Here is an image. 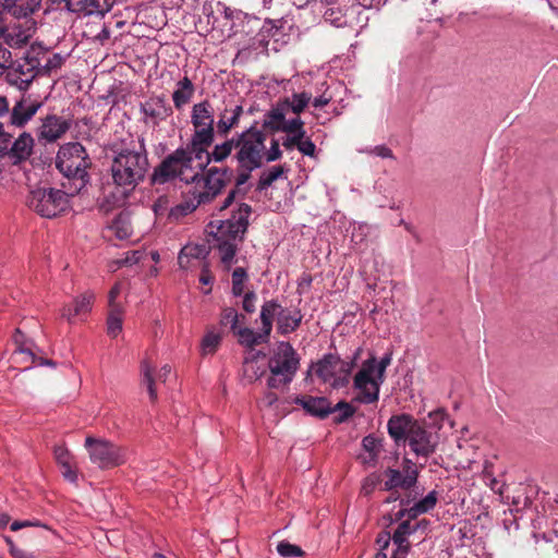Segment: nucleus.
<instances>
[{
    "mask_svg": "<svg viewBox=\"0 0 558 558\" xmlns=\"http://www.w3.org/2000/svg\"><path fill=\"white\" fill-rule=\"evenodd\" d=\"M11 361L14 364H24L23 369H29L34 366L50 365L54 366L56 363L52 360L37 356L32 350L31 344L22 343L20 349H14Z\"/></svg>",
    "mask_w": 558,
    "mask_h": 558,
    "instance_id": "nucleus-20",
    "label": "nucleus"
},
{
    "mask_svg": "<svg viewBox=\"0 0 558 558\" xmlns=\"http://www.w3.org/2000/svg\"><path fill=\"white\" fill-rule=\"evenodd\" d=\"M38 65H40V59L38 56H35V49H32V51L27 52L24 61L16 65L15 72L21 74L20 78L23 83L28 84L39 75Z\"/></svg>",
    "mask_w": 558,
    "mask_h": 558,
    "instance_id": "nucleus-25",
    "label": "nucleus"
},
{
    "mask_svg": "<svg viewBox=\"0 0 558 558\" xmlns=\"http://www.w3.org/2000/svg\"><path fill=\"white\" fill-rule=\"evenodd\" d=\"M238 170V174H236V178H235V186L236 187H240L242 186L243 184H245L248 179L251 178V173L255 170V169H251V168H236Z\"/></svg>",
    "mask_w": 558,
    "mask_h": 558,
    "instance_id": "nucleus-57",
    "label": "nucleus"
},
{
    "mask_svg": "<svg viewBox=\"0 0 558 558\" xmlns=\"http://www.w3.org/2000/svg\"><path fill=\"white\" fill-rule=\"evenodd\" d=\"M34 138L27 133L23 132L20 136L12 142V136L0 142V158H8L12 165H20L26 161L33 154Z\"/></svg>",
    "mask_w": 558,
    "mask_h": 558,
    "instance_id": "nucleus-11",
    "label": "nucleus"
},
{
    "mask_svg": "<svg viewBox=\"0 0 558 558\" xmlns=\"http://www.w3.org/2000/svg\"><path fill=\"white\" fill-rule=\"evenodd\" d=\"M340 412L339 416L336 418L338 423H342L354 415L355 408L348 403L347 401H339L335 407L331 405V413Z\"/></svg>",
    "mask_w": 558,
    "mask_h": 558,
    "instance_id": "nucleus-47",
    "label": "nucleus"
},
{
    "mask_svg": "<svg viewBox=\"0 0 558 558\" xmlns=\"http://www.w3.org/2000/svg\"><path fill=\"white\" fill-rule=\"evenodd\" d=\"M89 166L90 160L81 143H66L59 148L56 167L66 179V182H62V187L69 190L70 194H77L86 185Z\"/></svg>",
    "mask_w": 558,
    "mask_h": 558,
    "instance_id": "nucleus-5",
    "label": "nucleus"
},
{
    "mask_svg": "<svg viewBox=\"0 0 558 558\" xmlns=\"http://www.w3.org/2000/svg\"><path fill=\"white\" fill-rule=\"evenodd\" d=\"M69 11L81 15H101L108 13L114 0H64Z\"/></svg>",
    "mask_w": 558,
    "mask_h": 558,
    "instance_id": "nucleus-14",
    "label": "nucleus"
},
{
    "mask_svg": "<svg viewBox=\"0 0 558 558\" xmlns=\"http://www.w3.org/2000/svg\"><path fill=\"white\" fill-rule=\"evenodd\" d=\"M385 475L387 477L384 484L385 490L392 492L397 488L410 489L417 483L418 470L412 460L404 458L401 471L388 468L385 471Z\"/></svg>",
    "mask_w": 558,
    "mask_h": 558,
    "instance_id": "nucleus-12",
    "label": "nucleus"
},
{
    "mask_svg": "<svg viewBox=\"0 0 558 558\" xmlns=\"http://www.w3.org/2000/svg\"><path fill=\"white\" fill-rule=\"evenodd\" d=\"M282 166H276L270 168L268 171L263 172L257 183V190H267L276 180H278L282 175Z\"/></svg>",
    "mask_w": 558,
    "mask_h": 558,
    "instance_id": "nucleus-39",
    "label": "nucleus"
},
{
    "mask_svg": "<svg viewBox=\"0 0 558 558\" xmlns=\"http://www.w3.org/2000/svg\"><path fill=\"white\" fill-rule=\"evenodd\" d=\"M220 341H221L220 335H218L214 331L207 332L202 339V343H201L202 353L204 355L215 353L220 344Z\"/></svg>",
    "mask_w": 558,
    "mask_h": 558,
    "instance_id": "nucleus-41",
    "label": "nucleus"
},
{
    "mask_svg": "<svg viewBox=\"0 0 558 558\" xmlns=\"http://www.w3.org/2000/svg\"><path fill=\"white\" fill-rule=\"evenodd\" d=\"M330 100H331V97H330V96H329V97H327V96L324 94V95H320V96H318V97L314 98V100H313V106H314L315 108H323V107L327 106V105L330 102Z\"/></svg>",
    "mask_w": 558,
    "mask_h": 558,
    "instance_id": "nucleus-62",
    "label": "nucleus"
},
{
    "mask_svg": "<svg viewBox=\"0 0 558 558\" xmlns=\"http://www.w3.org/2000/svg\"><path fill=\"white\" fill-rule=\"evenodd\" d=\"M41 124L38 129V137L47 142H56L71 128V121L57 116L48 114L41 118Z\"/></svg>",
    "mask_w": 558,
    "mask_h": 558,
    "instance_id": "nucleus-13",
    "label": "nucleus"
},
{
    "mask_svg": "<svg viewBox=\"0 0 558 558\" xmlns=\"http://www.w3.org/2000/svg\"><path fill=\"white\" fill-rule=\"evenodd\" d=\"M122 307L110 308L107 318V332L110 337L116 338L122 331Z\"/></svg>",
    "mask_w": 558,
    "mask_h": 558,
    "instance_id": "nucleus-37",
    "label": "nucleus"
},
{
    "mask_svg": "<svg viewBox=\"0 0 558 558\" xmlns=\"http://www.w3.org/2000/svg\"><path fill=\"white\" fill-rule=\"evenodd\" d=\"M145 253L142 251H130L125 253V256L123 259H121V265H135L140 263L144 258Z\"/></svg>",
    "mask_w": 558,
    "mask_h": 558,
    "instance_id": "nucleus-52",
    "label": "nucleus"
},
{
    "mask_svg": "<svg viewBox=\"0 0 558 558\" xmlns=\"http://www.w3.org/2000/svg\"><path fill=\"white\" fill-rule=\"evenodd\" d=\"M312 100V95L306 92L294 93L291 97L282 100L288 113L291 111L299 116L308 106Z\"/></svg>",
    "mask_w": 558,
    "mask_h": 558,
    "instance_id": "nucleus-34",
    "label": "nucleus"
},
{
    "mask_svg": "<svg viewBox=\"0 0 558 558\" xmlns=\"http://www.w3.org/2000/svg\"><path fill=\"white\" fill-rule=\"evenodd\" d=\"M247 279L246 270L243 267H236L232 272V294L241 296L244 292V282Z\"/></svg>",
    "mask_w": 558,
    "mask_h": 558,
    "instance_id": "nucleus-42",
    "label": "nucleus"
},
{
    "mask_svg": "<svg viewBox=\"0 0 558 558\" xmlns=\"http://www.w3.org/2000/svg\"><path fill=\"white\" fill-rule=\"evenodd\" d=\"M376 357L372 356L365 360L355 374L353 379V387L359 391L354 401L363 404H371L378 401L380 385L384 380H380L375 375Z\"/></svg>",
    "mask_w": 558,
    "mask_h": 558,
    "instance_id": "nucleus-10",
    "label": "nucleus"
},
{
    "mask_svg": "<svg viewBox=\"0 0 558 558\" xmlns=\"http://www.w3.org/2000/svg\"><path fill=\"white\" fill-rule=\"evenodd\" d=\"M240 315L233 307H226L222 310L220 315V324L223 326H230L232 332L239 327Z\"/></svg>",
    "mask_w": 558,
    "mask_h": 558,
    "instance_id": "nucleus-45",
    "label": "nucleus"
},
{
    "mask_svg": "<svg viewBox=\"0 0 558 558\" xmlns=\"http://www.w3.org/2000/svg\"><path fill=\"white\" fill-rule=\"evenodd\" d=\"M233 333L238 337V341L241 345L253 349L254 347L266 343L269 340V336L265 331H254L247 327H238Z\"/></svg>",
    "mask_w": 558,
    "mask_h": 558,
    "instance_id": "nucleus-29",
    "label": "nucleus"
},
{
    "mask_svg": "<svg viewBox=\"0 0 558 558\" xmlns=\"http://www.w3.org/2000/svg\"><path fill=\"white\" fill-rule=\"evenodd\" d=\"M256 299H257V296H256L255 292H253V291H248L244 294L242 306L246 313L251 314V313L255 312Z\"/></svg>",
    "mask_w": 558,
    "mask_h": 558,
    "instance_id": "nucleus-56",
    "label": "nucleus"
},
{
    "mask_svg": "<svg viewBox=\"0 0 558 558\" xmlns=\"http://www.w3.org/2000/svg\"><path fill=\"white\" fill-rule=\"evenodd\" d=\"M41 107L40 102L25 106L22 101L15 104L10 114V122L15 126H24Z\"/></svg>",
    "mask_w": 558,
    "mask_h": 558,
    "instance_id": "nucleus-27",
    "label": "nucleus"
},
{
    "mask_svg": "<svg viewBox=\"0 0 558 558\" xmlns=\"http://www.w3.org/2000/svg\"><path fill=\"white\" fill-rule=\"evenodd\" d=\"M277 131L299 136H304L306 134L304 130V122L300 117L290 120H284L282 125L277 126Z\"/></svg>",
    "mask_w": 558,
    "mask_h": 558,
    "instance_id": "nucleus-40",
    "label": "nucleus"
},
{
    "mask_svg": "<svg viewBox=\"0 0 558 558\" xmlns=\"http://www.w3.org/2000/svg\"><path fill=\"white\" fill-rule=\"evenodd\" d=\"M85 447L90 461L100 469H112L126 461V449L107 439L88 436Z\"/></svg>",
    "mask_w": 558,
    "mask_h": 558,
    "instance_id": "nucleus-9",
    "label": "nucleus"
},
{
    "mask_svg": "<svg viewBox=\"0 0 558 558\" xmlns=\"http://www.w3.org/2000/svg\"><path fill=\"white\" fill-rule=\"evenodd\" d=\"M195 93V86L189 76H184L175 84L172 93L173 106L177 110L183 109L192 100Z\"/></svg>",
    "mask_w": 558,
    "mask_h": 558,
    "instance_id": "nucleus-22",
    "label": "nucleus"
},
{
    "mask_svg": "<svg viewBox=\"0 0 558 558\" xmlns=\"http://www.w3.org/2000/svg\"><path fill=\"white\" fill-rule=\"evenodd\" d=\"M61 473L63 477L70 483H75L77 481V473L72 468V463H68L66 466H61Z\"/></svg>",
    "mask_w": 558,
    "mask_h": 558,
    "instance_id": "nucleus-59",
    "label": "nucleus"
},
{
    "mask_svg": "<svg viewBox=\"0 0 558 558\" xmlns=\"http://www.w3.org/2000/svg\"><path fill=\"white\" fill-rule=\"evenodd\" d=\"M141 372V384L146 386L149 399L151 402H156L158 399L155 379H159L165 381L171 373V367L169 365H163L157 373V376H154V367L149 363V361L144 360L141 363L140 367Z\"/></svg>",
    "mask_w": 558,
    "mask_h": 558,
    "instance_id": "nucleus-16",
    "label": "nucleus"
},
{
    "mask_svg": "<svg viewBox=\"0 0 558 558\" xmlns=\"http://www.w3.org/2000/svg\"><path fill=\"white\" fill-rule=\"evenodd\" d=\"M281 304L277 300L266 301L260 308V320H262V330L266 332V335L270 336L272 330V322L274 318H278V313L280 312Z\"/></svg>",
    "mask_w": 558,
    "mask_h": 558,
    "instance_id": "nucleus-31",
    "label": "nucleus"
},
{
    "mask_svg": "<svg viewBox=\"0 0 558 558\" xmlns=\"http://www.w3.org/2000/svg\"><path fill=\"white\" fill-rule=\"evenodd\" d=\"M362 447L365 451V454L360 457L362 463L369 466H375L379 453L383 449L381 440L374 435H367L362 440Z\"/></svg>",
    "mask_w": 558,
    "mask_h": 558,
    "instance_id": "nucleus-28",
    "label": "nucleus"
},
{
    "mask_svg": "<svg viewBox=\"0 0 558 558\" xmlns=\"http://www.w3.org/2000/svg\"><path fill=\"white\" fill-rule=\"evenodd\" d=\"M422 523H427L426 520H423L418 523L412 524L409 520L402 521L398 527L396 529L391 539L393 544L398 547H410V544L408 542V537L412 534H414Z\"/></svg>",
    "mask_w": 558,
    "mask_h": 558,
    "instance_id": "nucleus-33",
    "label": "nucleus"
},
{
    "mask_svg": "<svg viewBox=\"0 0 558 558\" xmlns=\"http://www.w3.org/2000/svg\"><path fill=\"white\" fill-rule=\"evenodd\" d=\"M339 363V356L328 353L325 354L315 365V374L324 383H330L337 378V365Z\"/></svg>",
    "mask_w": 558,
    "mask_h": 558,
    "instance_id": "nucleus-23",
    "label": "nucleus"
},
{
    "mask_svg": "<svg viewBox=\"0 0 558 558\" xmlns=\"http://www.w3.org/2000/svg\"><path fill=\"white\" fill-rule=\"evenodd\" d=\"M4 43L12 48L24 46L31 37V28H24L21 24L1 28Z\"/></svg>",
    "mask_w": 558,
    "mask_h": 558,
    "instance_id": "nucleus-24",
    "label": "nucleus"
},
{
    "mask_svg": "<svg viewBox=\"0 0 558 558\" xmlns=\"http://www.w3.org/2000/svg\"><path fill=\"white\" fill-rule=\"evenodd\" d=\"M390 362H391L390 355H385L384 357L380 359V361L376 360L375 375L380 380L385 379V372H386V368L388 367V365L390 364Z\"/></svg>",
    "mask_w": 558,
    "mask_h": 558,
    "instance_id": "nucleus-53",
    "label": "nucleus"
},
{
    "mask_svg": "<svg viewBox=\"0 0 558 558\" xmlns=\"http://www.w3.org/2000/svg\"><path fill=\"white\" fill-rule=\"evenodd\" d=\"M43 0H0L2 10L15 19H27L41 7Z\"/></svg>",
    "mask_w": 558,
    "mask_h": 558,
    "instance_id": "nucleus-19",
    "label": "nucleus"
},
{
    "mask_svg": "<svg viewBox=\"0 0 558 558\" xmlns=\"http://www.w3.org/2000/svg\"><path fill=\"white\" fill-rule=\"evenodd\" d=\"M252 208L248 204H240L231 217L221 221L215 235L216 247L221 262L230 265L248 228V218Z\"/></svg>",
    "mask_w": 558,
    "mask_h": 558,
    "instance_id": "nucleus-6",
    "label": "nucleus"
},
{
    "mask_svg": "<svg viewBox=\"0 0 558 558\" xmlns=\"http://www.w3.org/2000/svg\"><path fill=\"white\" fill-rule=\"evenodd\" d=\"M141 111L145 118L150 119L155 124L165 121L172 116V107L167 102L163 95L151 96L141 104Z\"/></svg>",
    "mask_w": 558,
    "mask_h": 558,
    "instance_id": "nucleus-15",
    "label": "nucleus"
},
{
    "mask_svg": "<svg viewBox=\"0 0 558 558\" xmlns=\"http://www.w3.org/2000/svg\"><path fill=\"white\" fill-rule=\"evenodd\" d=\"M35 56H38L40 59V65H38L39 75H50L60 69L65 61V57L60 53L48 56L46 51L35 50Z\"/></svg>",
    "mask_w": 558,
    "mask_h": 558,
    "instance_id": "nucleus-30",
    "label": "nucleus"
},
{
    "mask_svg": "<svg viewBox=\"0 0 558 558\" xmlns=\"http://www.w3.org/2000/svg\"><path fill=\"white\" fill-rule=\"evenodd\" d=\"M13 558H38L34 553L24 550L19 548L17 550L13 551L12 555Z\"/></svg>",
    "mask_w": 558,
    "mask_h": 558,
    "instance_id": "nucleus-64",
    "label": "nucleus"
},
{
    "mask_svg": "<svg viewBox=\"0 0 558 558\" xmlns=\"http://www.w3.org/2000/svg\"><path fill=\"white\" fill-rule=\"evenodd\" d=\"M278 554L283 558H295L304 555L302 548L287 541H281L277 545Z\"/></svg>",
    "mask_w": 558,
    "mask_h": 558,
    "instance_id": "nucleus-44",
    "label": "nucleus"
},
{
    "mask_svg": "<svg viewBox=\"0 0 558 558\" xmlns=\"http://www.w3.org/2000/svg\"><path fill=\"white\" fill-rule=\"evenodd\" d=\"M209 254V247L206 244H186L178 256V263L181 268L187 269L192 259H205Z\"/></svg>",
    "mask_w": 558,
    "mask_h": 558,
    "instance_id": "nucleus-26",
    "label": "nucleus"
},
{
    "mask_svg": "<svg viewBox=\"0 0 558 558\" xmlns=\"http://www.w3.org/2000/svg\"><path fill=\"white\" fill-rule=\"evenodd\" d=\"M369 154H374L381 158H393L392 150L386 145H377L367 150Z\"/></svg>",
    "mask_w": 558,
    "mask_h": 558,
    "instance_id": "nucleus-58",
    "label": "nucleus"
},
{
    "mask_svg": "<svg viewBox=\"0 0 558 558\" xmlns=\"http://www.w3.org/2000/svg\"><path fill=\"white\" fill-rule=\"evenodd\" d=\"M359 355V351L351 361H343L339 357L337 365V378L332 381L333 388H342L349 384V377L355 366V360Z\"/></svg>",
    "mask_w": 558,
    "mask_h": 558,
    "instance_id": "nucleus-35",
    "label": "nucleus"
},
{
    "mask_svg": "<svg viewBox=\"0 0 558 558\" xmlns=\"http://www.w3.org/2000/svg\"><path fill=\"white\" fill-rule=\"evenodd\" d=\"M54 458L60 468L66 466V464L70 463L72 460L69 450L62 446H58L54 448Z\"/></svg>",
    "mask_w": 558,
    "mask_h": 558,
    "instance_id": "nucleus-51",
    "label": "nucleus"
},
{
    "mask_svg": "<svg viewBox=\"0 0 558 558\" xmlns=\"http://www.w3.org/2000/svg\"><path fill=\"white\" fill-rule=\"evenodd\" d=\"M109 230L119 240L130 238L133 232L130 214L126 211L118 214L109 226Z\"/></svg>",
    "mask_w": 558,
    "mask_h": 558,
    "instance_id": "nucleus-32",
    "label": "nucleus"
},
{
    "mask_svg": "<svg viewBox=\"0 0 558 558\" xmlns=\"http://www.w3.org/2000/svg\"><path fill=\"white\" fill-rule=\"evenodd\" d=\"M387 429L396 444L407 442L417 457L428 458L437 450L438 434L428 430L424 422L415 420L410 414L392 415L388 420Z\"/></svg>",
    "mask_w": 558,
    "mask_h": 558,
    "instance_id": "nucleus-4",
    "label": "nucleus"
},
{
    "mask_svg": "<svg viewBox=\"0 0 558 558\" xmlns=\"http://www.w3.org/2000/svg\"><path fill=\"white\" fill-rule=\"evenodd\" d=\"M120 293H121V284L116 283L109 291V307L110 308L122 307L120 304L116 303V299L120 295Z\"/></svg>",
    "mask_w": 558,
    "mask_h": 558,
    "instance_id": "nucleus-60",
    "label": "nucleus"
},
{
    "mask_svg": "<svg viewBox=\"0 0 558 558\" xmlns=\"http://www.w3.org/2000/svg\"><path fill=\"white\" fill-rule=\"evenodd\" d=\"M438 500V494L436 490L429 492L423 499L415 502L417 508L421 509L423 513H426L435 508Z\"/></svg>",
    "mask_w": 558,
    "mask_h": 558,
    "instance_id": "nucleus-48",
    "label": "nucleus"
},
{
    "mask_svg": "<svg viewBox=\"0 0 558 558\" xmlns=\"http://www.w3.org/2000/svg\"><path fill=\"white\" fill-rule=\"evenodd\" d=\"M193 133L185 147H179L169 154L150 175L151 185L166 184L174 179L190 184V198L172 209V215L186 216L199 205L210 203L227 184L232 174L230 168L206 167L209 147H214L217 128L215 112L208 100L194 104L191 110Z\"/></svg>",
    "mask_w": 558,
    "mask_h": 558,
    "instance_id": "nucleus-1",
    "label": "nucleus"
},
{
    "mask_svg": "<svg viewBox=\"0 0 558 558\" xmlns=\"http://www.w3.org/2000/svg\"><path fill=\"white\" fill-rule=\"evenodd\" d=\"M111 151L110 173L112 182L126 197L145 180L149 170L150 165L144 138L114 144Z\"/></svg>",
    "mask_w": 558,
    "mask_h": 558,
    "instance_id": "nucleus-2",
    "label": "nucleus"
},
{
    "mask_svg": "<svg viewBox=\"0 0 558 558\" xmlns=\"http://www.w3.org/2000/svg\"><path fill=\"white\" fill-rule=\"evenodd\" d=\"M324 21L336 27H343L347 25L345 14L340 9L328 8L324 12Z\"/></svg>",
    "mask_w": 558,
    "mask_h": 558,
    "instance_id": "nucleus-43",
    "label": "nucleus"
},
{
    "mask_svg": "<svg viewBox=\"0 0 558 558\" xmlns=\"http://www.w3.org/2000/svg\"><path fill=\"white\" fill-rule=\"evenodd\" d=\"M294 403L302 407L307 414L318 418H326L331 414V403L325 397L302 395L294 399Z\"/></svg>",
    "mask_w": 558,
    "mask_h": 558,
    "instance_id": "nucleus-17",
    "label": "nucleus"
},
{
    "mask_svg": "<svg viewBox=\"0 0 558 558\" xmlns=\"http://www.w3.org/2000/svg\"><path fill=\"white\" fill-rule=\"evenodd\" d=\"M266 135L256 126L235 133L232 137L217 143L208 154V161L221 163L235 149L234 159L239 168L258 169L263 166Z\"/></svg>",
    "mask_w": 558,
    "mask_h": 558,
    "instance_id": "nucleus-3",
    "label": "nucleus"
},
{
    "mask_svg": "<svg viewBox=\"0 0 558 558\" xmlns=\"http://www.w3.org/2000/svg\"><path fill=\"white\" fill-rule=\"evenodd\" d=\"M281 156H282V151L280 150V147H279V141L272 140L270 143L269 149L267 151L265 150L264 157L266 158V161L267 162L276 161V160L280 159Z\"/></svg>",
    "mask_w": 558,
    "mask_h": 558,
    "instance_id": "nucleus-50",
    "label": "nucleus"
},
{
    "mask_svg": "<svg viewBox=\"0 0 558 558\" xmlns=\"http://www.w3.org/2000/svg\"><path fill=\"white\" fill-rule=\"evenodd\" d=\"M73 196L69 190L39 189L33 191L28 197V206L46 218H52L69 208V197Z\"/></svg>",
    "mask_w": 558,
    "mask_h": 558,
    "instance_id": "nucleus-8",
    "label": "nucleus"
},
{
    "mask_svg": "<svg viewBox=\"0 0 558 558\" xmlns=\"http://www.w3.org/2000/svg\"><path fill=\"white\" fill-rule=\"evenodd\" d=\"M94 301V292L85 291L84 293L75 298L71 304H66L62 307L61 316L63 318H66L70 323L75 317H84L92 311Z\"/></svg>",
    "mask_w": 558,
    "mask_h": 558,
    "instance_id": "nucleus-18",
    "label": "nucleus"
},
{
    "mask_svg": "<svg viewBox=\"0 0 558 558\" xmlns=\"http://www.w3.org/2000/svg\"><path fill=\"white\" fill-rule=\"evenodd\" d=\"M298 150L303 154L304 156L308 157H315L316 153V145L314 142L304 135V137L301 140Z\"/></svg>",
    "mask_w": 558,
    "mask_h": 558,
    "instance_id": "nucleus-49",
    "label": "nucleus"
},
{
    "mask_svg": "<svg viewBox=\"0 0 558 558\" xmlns=\"http://www.w3.org/2000/svg\"><path fill=\"white\" fill-rule=\"evenodd\" d=\"M244 374L251 379L256 380L264 374V369L257 366L255 363H246Z\"/></svg>",
    "mask_w": 558,
    "mask_h": 558,
    "instance_id": "nucleus-54",
    "label": "nucleus"
},
{
    "mask_svg": "<svg viewBox=\"0 0 558 558\" xmlns=\"http://www.w3.org/2000/svg\"><path fill=\"white\" fill-rule=\"evenodd\" d=\"M287 114H288V111H287L282 100L278 101L277 105L274 106L266 113L264 126L268 128L272 131H277V126H280L283 124Z\"/></svg>",
    "mask_w": 558,
    "mask_h": 558,
    "instance_id": "nucleus-36",
    "label": "nucleus"
},
{
    "mask_svg": "<svg viewBox=\"0 0 558 558\" xmlns=\"http://www.w3.org/2000/svg\"><path fill=\"white\" fill-rule=\"evenodd\" d=\"M199 281L203 284H211L213 283L214 277L207 267L203 268L202 274L199 276Z\"/></svg>",
    "mask_w": 558,
    "mask_h": 558,
    "instance_id": "nucleus-63",
    "label": "nucleus"
},
{
    "mask_svg": "<svg viewBox=\"0 0 558 558\" xmlns=\"http://www.w3.org/2000/svg\"><path fill=\"white\" fill-rule=\"evenodd\" d=\"M387 0H359V4L365 9H379Z\"/></svg>",
    "mask_w": 558,
    "mask_h": 558,
    "instance_id": "nucleus-61",
    "label": "nucleus"
},
{
    "mask_svg": "<svg viewBox=\"0 0 558 558\" xmlns=\"http://www.w3.org/2000/svg\"><path fill=\"white\" fill-rule=\"evenodd\" d=\"M303 137L304 136L287 134V136L282 138L281 144L287 150H293L294 148H299L300 142Z\"/></svg>",
    "mask_w": 558,
    "mask_h": 558,
    "instance_id": "nucleus-55",
    "label": "nucleus"
},
{
    "mask_svg": "<svg viewBox=\"0 0 558 558\" xmlns=\"http://www.w3.org/2000/svg\"><path fill=\"white\" fill-rule=\"evenodd\" d=\"M228 112H229V109L226 108L223 110V112H221L219 114L218 121L216 123V125H217V135L219 137L223 138V141L226 138H229L228 135L231 132V130L239 125V123L235 120L230 118V116H227Z\"/></svg>",
    "mask_w": 558,
    "mask_h": 558,
    "instance_id": "nucleus-38",
    "label": "nucleus"
},
{
    "mask_svg": "<svg viewBox=\"0 0 558 558\" xmlns=\"http://www.w3.org/2000/svg\"><path fill=\"white\" fill-rule=\"evenodd\" d=\"M278 23H280V21H272V20L265 21V23L263 24V26L259 31V34H258L262 43H264L267 38H272V37L278 36L280 28H281V26H279Z\"/></svg>",
    "mask_w": 558,
    "mask_h": 558,
    "instance_id": "nucleus-46",
    "label": "nucleus"
},
{
    "mask_svg": "<svg viewBox=\"0 0 558 558\" xmlns=\"http://www.w3.org/2000/svg\"><path fill=\"white\" fill-rule=\"evenodd\" d=\"M300 367V356L291 343L279 341L268 360L270 377L267 386L277 389L290 384Z\"/></svg>",
    "mask_w": 558,
    "mask_h": 558,
    "instance_id": "nucleus-7",
    "label": "nucleus"
},
{
    "mask_svg": "<svg viewBox=\"0 0 558 558\" xmlns=\"http://www.w3.org/2000/svg\"><path fill=\"white\" fill-rule=\"evenodd\" d=\"M303 315L300 310L289 311L281 306L277 318V331L282 336L294 332L301 325Z\"/></svg>",
    "mask_w": 558,
    "mask_h": 558,
    "instance_id": "nucleus-21",
    "label": "nucleus"
}]
</instances>
